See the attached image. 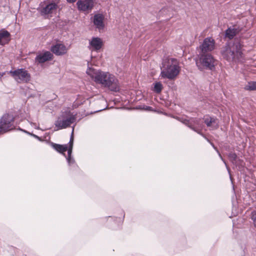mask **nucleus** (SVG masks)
Wrapping results in <instances>:
<instances>
[{
  "label": "nucleus",
  "mask_w": 256,
  "mask_h": 256,
  "mask_svg": "<svg viewBox=\"0 0 256 256\" xmlns=\"http://www.w3.org/2000/svg\"><path fill=\"white\" fill-rule=\"evenodd\" d=\"M245 88L247 90H256V82H249L246 86Z\"/></svg>",
  "instance_id": "obj_20"
},
{
  "label": "nucleus",
  "mask_w": 256,
  "mask_h": 256,
  "mask_svg": "<svg viewBox=\"0 0 256 256\" xmlns=\"http://www.w3.org/2000/svg\"><path fill=\"white\" fill-rule=\"evenodd\" d=\"M72 132H74V129L72 130ZM73 141V132H72L70 141L68 144H60L52 143L51 146L56 151L64 155L66 160H71Z\"/></svg>",
  "instance_id": "obj_6"
},
{
  "label": "nucleus",
  "mask_w": 256,
  "mask_h": 256,
  "mask_svg": "<svg viewBox=\"0 0 256 256\" xmlns=\"http://www.w3.org/2000/svg\"><path fill=\"white\" fill-rule=\"evenodd\" d=\"M215 47L214 40L212 38H206L200 48L203 54L211 52L214 50Z\"/></svg>",
  "instance_id": "obj_12"
},
{
  "label": "nucleus",
  "mask_w": 256,
  "mask_h": 256,
  "mask_svg": "<svg viewBox=\"0 0 256 256\" xmlns=\"http://www.w3.org/2000/svg\"><path fill=\"white\" fill-rule=\"evenodd\" d=\"M68 50V47L62 42H57L50 48L51 52L56 56H63L66 54Z\"/></svg>",
  "instance_id": "obj_11"
},
{
  "label": "nucleus",
  "mask_w": 256,
  "mask_h": 256,
  "mask_svg": "<svg viewBox=\"0 0 256 256\" xmlns=\"http://www.w3.org/2000/svg\"><path fill=\"white\" fill-rule=\"evenodd\" d=\"M74 116L68 114H62L58 117L57 120L55 122L54 125L57 128L56 130L66 128L70 126L75 121Z\"/></svg>",
  "instance_id": "obj_7"
},
{
  "label": "nucleus",
  "mask_w": 256,
  "mask_h": 256,
  "mask_svg": "<svg viewBox=\"0 0 256 256\" xmlns=\"http://www.w3.org/2000/svg\"><path fill=\"white\" fill-rule=\"evenodd\" d=\"M194 128H192L194 130L197 131L196 130L194 129L195 128H202L201 124H200L199 120H194Z\"/></svg>",
  "instance_id": "obj_23"
},
{
  "label": "nucleus",
  "mask_w": 256,
  "mask_h": 256,
  "mask_svg": "<svg viewBox=\"0 0 256 256\" xmlns=\"http://www.w3.org/2000/svg\"><path fill=\"white\" fill-rule=\"evenodd\" d=\"M94 0H78L76 2L79 10L88 13L94 6Z\"/></svg>",
  "instance_id": "obj_10"
},
{
  "label": "nucleus",
  "mask_w": 256,
  "mask_h": 256,
  "mask_svg": "<svg viewBox=\"0 0 256 256\" xmlns=\"http://www.w3.org/2000/svg\"><path fill=\"white\" fill-rule=\"evenodd\" d=\"M243 45L238 40L227 44L222 51V55L228 61L242 62L243 58Z\"/></svg>",
  "instance_id": "obj_2"
},
{
  "label": "nucleus",
  "mask_w": 256,
  "mask_h": 256,
  "mask_svg": "<svg viewBox=\"0 0 256 256\" xmlns=\"http://www.w3.org/2000/svg\"><path fill=\"white\" fill-rule=\"evenodd\" d=\"M52 57L53 55L50 52L46 51L39 54L36 56V60L39 63H44L46 61L51 60Z\"/></svg>",
  "instance_id": "obj_15"
},
{
  "label": "nucleus",
  "mask_w": 256,
  "mask_h": 256,
  "mask_svg": "<svg viewBox=\"0 0 256 256\" xmlns=\"http://www.w3.org/2000/svg\"><path fill=\"white\" fill-rule=\"evenodd\" d=\"M251 218L253 220L254 224L256 228V211H254L252 212Z\"/></svg>",
  "instance_id": "obj_22"
},
{
  "label": "nucleus",
  "mask_w": 256,
  "mask_h": 256,
  "mask_svg": "<svg viewBox=\"0 0 256 256\" xmlns=\"http://www.w3.org/2000/svg\"><path fill=\"white\" fill-rule=\"evenodd\" d=\"M223 162H224V164H225L226 166V168H227V170H228V173H229V174H230V180H231L232 182V176H231V174H230V168H228V164L226 162L228 161L224 160V161H223Z\"/></svg>",
  "instance_id": "obj_26"
},
{
  "label": "nucleus",
  "mask_w": 256,
  "mask_h": 256,
  "mask_svg": "<svg viewBox=\"0 0 256 256\" xmlns=\"http://www.w3.org/2000/svg\"><path fill=\"white\" fill-rule=\"evenodd\" d=\"M233 164L234 165H235L236 166V168L238 170H240L241 171L242 170V164H240V163L243 162V161H237V160H236V161H231Z\"/></svg>",
  "instance_id": "obj_21"
},
{
  "label": "nucleus",
  "mask_w": 256,
  "mask_h": 256,
  "mask_svg": "<svg viewBox=\"0 0 256 256\" xmlns=\"http://www.w3.org/2000/svg\"><path fill=\"white\" fill-rule=\"evenodd\" d=\"M8 251L10 252L12 254H16L17 249L16 248L12 246L9 248Z\"/></svg>",
  "instance_id": "obj_24"
},
{
  "label": "nucleus",
  "mask_w": 256,
  "mask_h": 256,
  "mask_svg": "<svg viewBox=\"0 0 256 256\" xmlns=\"http://www.w3.org/2000/svg\"><path fill=\"white\" fill-rule=\"evenodd\" d=\"M76 0H67V1L69 2H74L76 1Z\"/></svg>",
  "instance_id": "obj_31"
},
{
  "label": "nucleus",
  "mask_w": 256,
  "mask_h": 256,
  "mask_svg": "<svg viewBox=\"0 0 256 256\" xmlns=\"http://www.w3.org/2000/svg\"><path fill=\"white\" fill-rule=\"evenodd\" d=\"M204 122L210 130H214L218 128V122L216 119L209 116L204 117Z\"/></svg>",
  "instance_id": "obj_16"
},
{
  "label": "nucleus",
  "mask_w": 256,
  "mask_h": 256,
  "mask_svg": "<svg viewBox=\"0 0 256 256\" xmlns=\"http://www.w3.org/2000/svg\"><path fill=\"white\" fill-rule=\"evenodd\" d=\"M237 30L234 28H228L226 32V37L232 39L237 34Z\"/></svg>",
  "instance_id": "obj_18"
},
{
  "label": "nucleus",
  "mask_w": 256,
  "mask_h": 256,
  "mask_svg": "<svg viewBox=\"0 0 256 256\" xmlns=\"http://www.w3.org/2000/svg\"><path fill=\"white\" fill-rule=\"evenodd\" d=\"M122 218L124 219V218L125 214L123 210L122 211Z\"/></svg>",
  "instance_id": "obj_30"
},
{
  "label": "nucleus",
  "mask_w": 256,
  "mask_h": 256,
  "mask_svg": "<svg viewBox=\"0 0 256 256\" xmlns=\"http://www.w3.org/2000/svg\"><path fill=\"white\" fill-rule=\"evenodd\" d=\"M14 118L12 115L6 114L0 120V132H5L14 128Z\"/></svg>",
  "instance_id": "obj_9"
},
{
  "label": "nucleus",
  "mask_w": 256,
  "mask_h": 256,
  "mask_svg": "<svg viewBox=\"0 0 256 256\" xmlns=\"http://www.w3.org/2000/svg\"><path fill=\"white\" fill-rule=\"evenodd\" d=\"M10 40V34L6 30L0 31V45H4Z\"/></svg>",
  "instance_id": "obj_17"
},
{
  "label": "nucleus",
  "mask_w": 256,
  "mask_h": 256,
  "mask_svg": "<svg viewBox=\"0 0 256 256\" xmlns=\"http://www.w3.org/2000/svg\"><path fill=\"white\" fill-rule=\"evenodd\" d=\"M180 67L178 61L174 58H169L164 60L160 76L170 80L175 79L178 75Z\"/></svg>",
  "instance_id": "obj_3"
},
{
  "label": "nucleus",
  "mask_w": 256,
  "mask_h": 256,
  "mask_svg": "<svg viewBox=\"0 0 256 256\" xmlns=\"http://www.w3.org/2000/svg\"><path fill=\"white\" fill-rule=\"evenodd\" d=\"M93 22L94 26L100 31L103 30L104 27V16L101 14H97L94 15Z\"/></svg>",
  "instance_id": "obj_14"
},
{
  "label": "nucleus",
  "mask_w": 256,
  "mask_h": 256,
  "mask_svg": "<svg viewBox=\"0 0 256 256\" xmlns=\"http://www.w3.org/2000/svg\"><path fill=\"white\" fill-rule=\"evenodd\" d=\"M86 72L96 83L106 86L112 91L116 92L119 90L118 80L113 74L89 66Z\"/></svg>",
  "instance_id": "obj_1"
},
{
  "label": "nucleus",
  "mask_w": 256,
  "mask_h": 256,
  "mask_svg": "<svg viewBox=\"0 0 256 256\" xmlns=\"http://www.w3.org/2000/svg\"><path fill=\"white\" fill-rule=\"evenodd\" d=\"M143 109L146 110H149V111H152V108L150 106H146L144 107Z\"/></svg>",
  "instance_id": "obj_28"
},
{
  "label": "nucleus",
  "mask_w": 256,
  "mask_h": 256,
  "mask_svg": "<svg viewBox=\"0 0 256 256\" xmlns=\"http://www.w3.org/2000/svg\"><path fill=\"white\" fill-rule=\"evenodd\" d=\"M153 90L156 93H160L162 89V85L160 82H156L154 84Z\"/></svg>",
  "instance_id": "obj_19"
},
{
  "label": "nucleus",
  "mask_w": 256,
  "mask_h": 256,
  "mask_svg": "<svg viewBox=\"0 0 256 256\" xmlns=\"http://www.w3.org/2000/svg\"><path fill=\"white\" fill-rule=\"evenodd\" d=\"M9 73L18 83H26L30 80V74L24 68H18L10 70Z\"/></svg>",
  "instance_id": "obj_8"
},
{
  "label": "nucleus",
  "mask_w": 256,
  "mask_h": 256,
  "mask_svg": "<svg viewBox=\"0 0 256 256\" xmlns=\"http://www.w3.org/2000/svg\"><path fill=\"white\" fill-rule=\"evenodd\" d=\"M102 40L98 37H93L89 40L88 48L92 52H98L103 46Z\"/></svg>",
  "instance_id": "obj_13"
},
{
  "label": "nucleus",
  "mask_w": 256,
  "mask_h": 256,
  "mask_svg": "<svg viewBox=\"0 0 256 256\" xmlns=\"http://www.w3.org/2000/svg\"><path fill=\"white\" fill-rule=\"evenodd\" d=\"M196 64L199 69L208 68L212 70L216 64V61L213 56L209 54H202L200 55Z\"/></svg>",
  "instance_id": "obj_5"
},
{
  "label": "nucleus",
  "mask_w": 256,
  "mask_h": 256,
  "mask_svg": "<svg viewBox=\"0 0 256 256\" xmlns=\"http://www.w3.org/2000/svg\"><path fill=\"white\" fill-rule=\"evenodd\" d=\"M6 74V72H0V80H1L2 78Z\"/></svg>",
  "instance_id": "obj_29"
},
{
  "label": "nucleus",
  "mask_w": 256,
  "mask_h": 256,
  "mask_svg": "<svg viewBox=\"0 0 256 256\" xmlns=\"http://www.w3.org/2000/svg\"><path fill=\"white\" fill-rule=\"evenodd\" d=\"M30 124L34 128L37 129V130H39L40 129V127H39L38 125L34 123V122H30Z\"/></svg>",
  "instance_id": "obj_27"
},
{
  "label": "nucleus",
  "mask_w": 256,
  "mask_h": 256,
  "mask_svg": "<svg viewBox=\"0 0 256 256\" xmlns=\"http://www.w3.org/2000/svg\"><path fill=\"white\" fill-rule=\"evenodd\" d=\"M58 8V2L56 0H47L40 4L39 12L43 16L52 17L56 14Z\"/></svg>",
  "instance_id": "obj_4"
},
{
  "label": "nucleus",
  "mask_w": 256,
  "mask_h": 256,
  "mask_svg": "<svg viewBox=\"0 0 256 256\" xmlns=\"http://www.w3.org/2000/svg\"><path fill=\"white\" fill-rule=\"evenodd\" d=\"M68 166L75 168L76 166V161H68Z\"/></svg>",
  "instance_id": "obj_25"
}]
</instances>
